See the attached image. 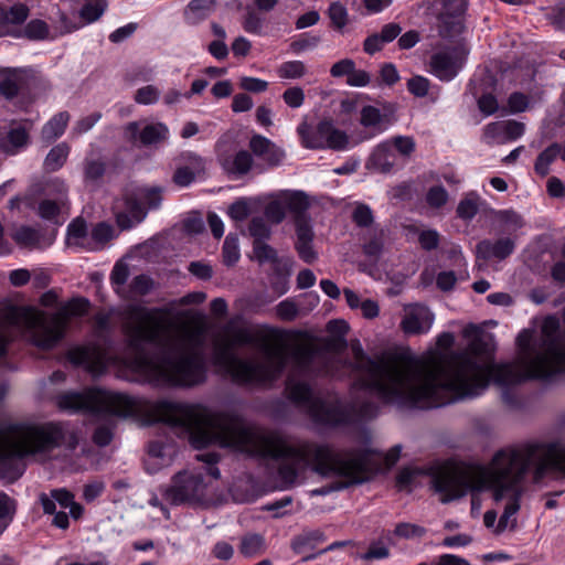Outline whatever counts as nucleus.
<instances>
[{"mask_svg": "<svg viewBox=\"0 0 565 565\" xmlns=\"http://www.w3.org/2000/svg\"><path fill=\"white\" fill-rule=\"evenodd\" d=\"M349 367L359 384L384 403L430 409L479 395L492 379L499 385L520 383L518 365L491 362V335L477 334L461 351L420 359L397 352L367 356L360 342L350 345Z\"/></svg>", "mask_w": 565, "mask_h": 565, "instance_id": "f257e3e1", "label": "nucleus"}, {"mask_svg": "<svg viewBox=\"0 0 565 565\" xmlns=\"http://www.w3.org/2000/svg\"><path fill=\"white\" fill-rule=\"evenodd\" d=\"M173 412L175 422L188 429L190 443L195 448L218 445L248 455L280 459L279 476L285 484L305 479L309 469L322 477L341 478L329 488L313 490V494L342 490L370 478L364 454L342 455L324 444L267 434L238 415L214 412L201 404H177Z\"/></svg>", "mask_w": 565, "mask_h": 565, "instance_id": "f03ea898", "label": "nucleus"}, {"mask_svg": "<svg viewBox=\"0 0 565 565\" xmlns=\"http://www.w3.org/2000/svg\"><path fill=\"white\" fill-rule=\"evenodd\" d=\"M127 339V355L116 356L109 349L87 345L68 352V360L85 364L94 375L108 365L124 364L152 381L172 385L193 386L205 381L206 369L202 352L203 335L173 323L167 317L145 307L128 309L122 326Z\"/></svg>", "mask_w": 565, "mask_h": 565, "instance_id": "7ed1b4c3", "label": "nucleus"}, {"mask_svg": "<svg viewBox=\"0 0 565 565\" xmlns=\"http://www.w3.org/2000/svg\"><path fill=\"white\" fill-rule=\"evenodd\" d=\"M214 362L238 384H267L278 379L287 351L280 337L263 338L258 331L230 322L214 340Z\"/></svg>", "mask_w": 565, "mask_h": 565, "instance_id": "20e7f679", "label": "nucleus"}, {"mask_svg": "<svg viewBox=\"0 0 565 565\" xmlns=\"http://www.w3.org/2000/svg\"><path fill=\"white\" fill-rule=\"evenodd\" d=\"M535 465V479L547 469L565 476V443H530L497 451L491 461L478 465L484 490H491L495 502L505 497L522 495V482L530 466Z\"/></svg>", "mask_w": 565, "mask_h": 565, "instance_id": "39448f33", "label": "nucleus"}, {"mask_svg": "<svg viewBox=\"0 0 565 565\" xmlns=\"http://www.w3.org/2000/svg\"><path fill=\"white\" fill-rule=\"evenodd\" d=\"M287 392L289 398L319 424L335 426L358 418L372 417L375 414V406L372 403L356 401L349 405L337 395L316 396L307 383L294 376H290L287 382Z\"/></svg>", "mask_w": 565, "mask_h": 565, "instance_id": "423d86ee", "label": "nucleus"}, {"mask_svg": "<svg viewBox=\"0 0 565 565\" xmlns=\"http://www.w3.org/2000/svg\"><path fill=\"white\" fill-rule=\"evenodd\" d=\"M550 322L555 326L554 319L545 321L543 339L540 349L533 352L530 349L532 333L523 330L518 335L520 355L516 361L508 364L518 365L523 373L520 382L527 379H545L565 372V337H556L548 332Z\"/></svg>", "mask_w": 565, "mask_h": 565, "instance_id": "0eeeda50", "label": "nucleus"}, {"mask_svg": "<svg viewBox=\"0 0 565 565\" xmlns=\"http://www.w3.org/2000/svg\"><path fill=\"white\" fill-rule=\"evenodd\" d=\"M61 409L96 415L131 416L140 412V402L128 395L90 388L82 393L68 392L57 396Z\"/></svg>", "mask_w": 565, "mask_h": 565, "instance_id": "6e6552de", "label": "nucleus"}, {"mask_svg": "<svg viewBox=\"0 0 565 565\" xmlns=\"http://www.w3.org/2000/svg\"><path fill=\"white\" fill-rule=\"evenodd\" d=\"M63 439L64 428L60 424L17 425L1 434L0 449L3 455L23 457L57 447Z\"/></svg>", "mask_w": 565, "mask_h": 565, "instance_id": "1a4fd4ad", "label": "nucleus"}, {"mask_svg": "<svg viewBox=\"0 0 565 565\" xmlns=\"http://www.w3.org/2000/svg\"><path fill=\"white\" fill-rule=\"evenodd\" d=\"M327 329L332 334L324 340L322 347L310 339H302L295 343L291 354L299 372H322L320 365L326 362L322 349L327 352H339L345 348L347 341L343 335L349 330L348 324L342 320H332L328 322ZM323 371L329 372V369L326 367Z\"/></svg>", "mask_w": 565, "mask_h": 565, "instance_id": "9d476101", "label": "nucleus"}, {"mask_svg": "<svg viewBox=\"0 0 565 565\" xmlns=\"http://www.w3.org/2000/svg\"><path fill=\"white\" fill-rule=\"evenodd\" d=\"M433 484L443 503L459 500L468 492L484 490V483H481L478 465H446L434 475Z\"/></svg>", "mask_w": 565, "mask_h": 565, "instance_id": "9b49d317", "label": "nucleus"}, {"mask_svg": "<svg viewBox=\"0 0 565 565\" xmlns=\"http://www.w3.org/2000/svg\"><path fill=\"white\" fill-rule=\"evenodd\" d=\"M89 301L85 298H74L64 303L49 318L43 316L34 317L32 331L33 343L43 350L53 349L64 337L68 321L74 317H82L87 313Z\"/></svg>", "mask_w": 565, "mask_h": 565, "instance_id": "f8f14e48", "label": "nucleus"}, {"mask_svg": "<svg viewBox=\"0 0 565 565\" xmlns=\"http://www.w3.org/2000/svg\"><path fill=\"white\" fill-rule=\"evenodd\" d=\"M301 142L309 149L344 150L349 145V136L334 127L330 120H321L315 129H311L306 121L298 127Z\"/></svg>", "mask_w": 565, "mask_h": 565, "instance_id": "ddd939ff", "label": "nucleus"}, {"mask_svg": "<svg viewBox=\"0 0 565 565\" xmlns=\"http://www.w3.org/2000/svg\"><path fill=\"white\" fill-rule=\"evenodd\" d=\"M205 488L201 473L184 470L174 476L171 486L164 490L163 498L174 505L198 501L204 495Z\"/></svg>", "mask_w": 565, "mask_h": 565, "instance_id": "4468645a", "label": "nucleus"}, {"mask_svg": "<svg viewBox=\"0 0 565 565\" xmlns=\"http://www.w3.org/2000/svg\"><path fill=\"white\" fill-rule=\"evenodd\" d=\"M116 223L121 230H129L142 222L147 216V209L140 201L136 188L126 189L120 199L113 206Z\"/></svg>", "mask_w": 565, "mask_h": 565, "instance_id": "2eb2a0df", "label": "nucleus"}, {"mask_svg": "<svg viewBox=\"0 0 565 565\" xmlns=\"http://www.w3.org/2000/svg\"><path fill=\"white\" fill-rule=\"evenodd\" d=\"M468 50L465 45H456L431 55L430 72L441 81L452 79L462 67Z\"/></svg>", "mask_w": 565, "mask_h": 565, "instance_id": "dca6fc26", "label": "nucleus"}, {"mask_svg": "<svg viewBox=\"0 0 565 565\" xmlns=\"http://www.w3.org/2000/svg\"><path fill=\"white\" fill-rule=\"evenodd\" d=\"M126 135L132 143L139 142L141 146H156L168 139L169 129L162 122L148 124L140 129L137 121L129 122L126 126Z\"/></svg>", "mask_w": 565, "mask_h": 565, "instance_id": "f3484780", "label": "nucleus"}, {"mask_svg": "<svg viewBox=\"0 0 565 565\" xmlns=\"http://www.w3.org/2000/svg\"><path fill=\"white\" fill-rule=\"evenodd\" d=\"M524 129V124L516 120L494 121L484 127L482 138L488 145L504 143L521 137Z\"/></svg>", "mask_w": 565, "mask_h": 565, "instance_id": "a211bd4d", "label": "nucleus"}, {"mask_svg": "<svg viewBox=\"0 0 565 565\" xmlns=\"http://www.w3.org/2000/svg\"><path fill=\"white\" fill-rule=\"evenodd\" d=\"M29 13V7L24 3L0 7V36H22L20 25L25 22Z\"/></svg>", "mask_w": 565, "mask_h": 565, "instance_id": "6ab92c4d", "label": "nucleus"}, {"mask_svg": "<svg viewBox=\"0 0 565 565\" xmlns=\"http://www.w3.org/2000/svg\"><path fill=\"white\" fill-rule=\"evenodd\" d=\"M434 322L433 312L425 306H411L402 320L405 333L419 334L427 332Z\"/></svg>", "mask_w": 565, "mask_h": 565, "instance_id": "aec40b11", "label": "nucleus"}, {"mask_svg": "<svg viewBox=\"0 0 565 565\" xmlns=\"http://www.w3.org/2000/svg\"><path fill=\"white\" fill-rule=\"evenodd\" d=\"M248 146L256 157L262 158L270 167L278 166L285 157L281 148L260 135H254Z\"/></svg>", "mask_w": 565, "mask_h": 565, "instance_id": "412c9836", "label": "nucleus"}, {"mask_svg": "<svg viewBox=\"0 0 565 565\" xmlns=\"http://www.w3.org/2000/svg\"><path fill=\"white\" fill-rule=\"evenodd\" d=\"M280 198L285 202L286 209L294 214L295 226L302 221L305 224H311L310 217L306 214L310 206L309 196L302 191H281Z\"/></svg>", "mask_w": 565, "mask_h": 565, "instance_id": "4be33fe9", "label": "nucleus"}, {"mask_svg": "<svg viewBox=\"0 0 565 565\" xmlns=\"http://www.w3.org/2000/svg\"><path fill=\"white\" fill-rule=\"evenodd\" d=\"M515 244L511 238L504 237L495 242L483 239L476 246L477 257L484 260L490 258L504 259L514 250Z\"/></svg>", "mask_w": 565, "mask_h": 565, "instance_id": "5701e85b", "label": "nucleus"}, {"mask_svg": "<svg viewBox=\"0 0 565 565\" xmlns=\"http://www.w3.org/2000/svg\"><path fill=\"white\" fill-rule=\"evenodd\" d=\"M296 236L295 248L299 257L307 264L315 263L318 259V253L312 244L315 234L311 224L299 222L296 227Z\"/></svg>", "mask_w": 565, "mask_h": 565, "instance_id": "b1692460", "label": "nucleus"}, {"mask_svg": "<svg viewBox=\"0 0 565 565\" xmlns=\"http://www.w3.org/2000/svg\"><path fill=\"white\" fill-rule=\"evenodd\" d=\"M66 244L70 247H83L94 250L95 246L88 238L87 224L85 220L77 217L67 226Z\"/></svg>", "mask_w": 565, "mask_h": 565, "instance_id": "393cba45", "label": "nucleus"}, {"mask_svg": "<svg viewBox=\"0 0 565 565\" xmlns=\"http://www.w3.org/2000/svg\"><path fill=\"white\" fill-rule=\"evenodd\" d=\"M216 7V0H192L185 11L184 15L189 23L196 24L206 19Z\"/></svg>", "mask_w": 565, "mask_h": 565, "instance_id": "a878e982", "label": "nucleus"}, {"mask_svg": "<svg viewBox=\"0 0 565 565\" xmlns=\"http://www.w3.org/2000/svg\"><path fill=\"white\" fill-rule=\"evenodd\" d=\"M73 493L66 489H54L51 491L50 497L45 493L40 494L43 511L47 514H53L55 512V502H57L62 508H67L73 503Z\"/></svg>", "mask_w": 565, "mask_h": 565, "instance_id": "bb28decb", "label": "nucleus"}, {"mask_svg": "<svg viewBox=\"0 0 565 565\" xmlns=\"http://www.w3.org/2000/svg\"><path fill=\"white\" fill-rule=\"evenodd\" d=\"M253 163L252 154L246 150H241L233 158L225 159L222 164L227 173L244 175L249 172Z\"/></svg>", "mask_w": 565, "mask_h": 565, "instance_id": "cd10ccee", "label": "nucleus"}, {"mask_svg": "<svg viewBox=\"0 0 565 565\" xmlns=\"http://www.w3.org/2000/svg\"><path fill=\"white\" fill-rule=\"evenodd\" d=\"M520 498L521 495L515 497H505L503 500H507L504 511L499 519L497 527L494 529L495 534H500L505 531L508 527L515 529L516 519L513 518L516 512L520 510Z\"/></svg>", "mask_w": 565, "mask_h": 565, "instance_id": "c85d7f7f", "label": "nucleus"}, {"mask_svg": "<svg viewBox=\"0 0 565 565\" xmlns=\"http://www.w3.org/2000/svg\"><path fill=\"white\" fill-rule=\"evenodd\" d=\"M70 114L61 111L55 115L42 129V138L51 142L62 136L70 121Z\"/></svg>", "mask_w": 565, "mask_h": 565, "instance_id": "c756f323", "label": "nucleus"}, {"mask_svg": "<svg viewBox=\"0 0 565 565\" xmlns=\"http://www.w3.org/2000/svg\"><path fill=\"white\" fill-rule=\"evenodd\" d=\"M12 239L22 248H36L40 245L41 234L31 226H20L12 234Z\"/></svg>", "mask_w": 565, "mask_h": 565, "instance_id": "7c9ffc66", "label": "nucleus"}, {"mask_svg": "<svg viewBox=\"0 0 565 565\" xmlns=\"http://www.w3.org/2000/svg\"><path fill=\"white\" fill-rule=\"evenodd\" d=\"M70 147L65 143H58L53 147L44 160L46 171L54 172L61 169L67 160Z\"/></svg>", "mask_w": 565, "mask_h": 565, "instance_id": "2f4dec72", "label": "nucleus"}, {"mask_svg": "<svg viewBox=\"0 0 565 565\" xmlns=\"http://www.w3.org/2000/svg\"><path fill=\"white\" fill-rule=\"evenodd\" d=\"M561 151L562 147L556 142L552 143L544 151H542L537 156L534 164L535 172L542 177L547 175L550 171V164L556 159Z\"/></svg>", "mask_w": 565, "mask_h": 565, "instance_id": "473e14b6", "label": "nucleus"}, {"mask_svg": "<svg viewBox=\"0 0 565 565\" xmlns=\"http://www.w3.org/2000/svg\"><path fill=\"white\" fill-rule=\"evenodd\" d=\"M480 196L476 192H469L459 202L457 206V216L459 218L469 221L476 216L479 211Z\"/></svg>", "mask_w": 565, "mask_h": 565, "instance_id": "72a5a7b5", "label": "nucleus"}, {"mask_svg": "<svg viewBox=\"0 0 565 565\" xmlns=\"http://www.w3.org/2000/svg\"><path fill=\"white\" fill-rule=\"evenodd\" d=\"M140 201L147 210L158 209L162 203V188L160 186H139L136 188Z\"/></svg>", "mask_w": 565, "mask_h": 565, "instance_id": "f704fd0d", "label": "nucleus"}, {"mask_svg": "<svg viewBox=\"0 0 565 565\" xmlns=\"http://www.w3.org/2000/svg\"><path fill=\"white\" fill-rule=\"evenodd\" d=\"M265 550V540L259 534H247L242 537L239 552L245 556H255L263 553Z\"/></svg>", "mask_w": 565, "mask_h": 565, "instance_id": "c9c22d12", "label": "nucleus"}, {"mask_svg": "<svg viewBox=\"0 0 565 565\" xmlns=\"http://www.w3.org/2000/svg\"><path fill=\"white\" fill-rule=\"evenodd\" d=\"M439 21V34L443 38H454L463 31V22L460 17L451 18L447 14H440Z\"/></svg>", "mask_w": 565, "mask_h": 565, "instance_id": "e433bc0d", "label": "nucleus"}, {"mask_svg": "<svg viewBox=\"0 0 565 565\" xmlns=\"http://www.w3.org/2000/svg\"><path fill=\"white\" fill-rule=\"evenodd\" d=\"M277 74L282 79H298L307 74V67L301 61H287L279 65Z\"/></svg>", "mask_w": 565, "mask_h": 565, "instance_id": "4c0bfd02", "label": "nucleus"}, {"mask_svg": "<svg viewBox=\"0 0 565 565\" xmlns=\"http://www.w3.org/2000/svg\"><path fill=\"white\" fill-rule=\"evenodd\" d=\"M19 310L17 308L10 309L3 317L0 323V359L6 354V348L10 338L9 326L18 323Z\"/></svg>", "mask_w": 565, "mask_h": 565, "instance_id": "58836bf2", "label": "nucleus"}, {"mask_svg": "<svg viewBox=\"0 0 565 565\" xmlns=\"http://www.w3.org/2000/svg\"><path fill=\"white\" fill-rule=\"evenodd\" d=\"M22 36H25L29 40L40 41L45 40L49 36L50 29L46 22L43 20L34 19L31 20L24 28L21 30Z\"/></svg>", "mask_w": 565, "mask_h": 565, "instance_id": "ea45409f", "label": "nucleus"}, {"mask_svg": "<svg viewBox=\"0 0 565 565\" xmlns=\"http://www.w3.org/2000/svg\"><path fill=\"white\" fill-rule=\"evenodd\" d=\"M107 9L106 0H90L83 6L81 9L79 15L87 23H92L97 21Z\"/></svg>", "mask_w": 565, "mask_h": 565, "instance_id": "a19ab883", "label": "nucleus"}, {"mask_svg": "<svg viewBox=\"0 0 565 565\" xmlns=\"http://www.w3.org/2000/svg\"><path fill=\"white\" fill-rule=\"evenodd\" d=\"M253 254L254 258L259 263H278V254L276 249L269 246L266 242L254 241L253 242Z\"/></svg>", "mask_w": 565, "mask_h": 565, "instance_id": "79ce46f5", "label": "nucleus"}, {"mask_svg": "<svg viewBox=\"0 0 565 565\" xmlns=\"http://www.w3.org/2000/svg\"><path fill=\"white\" fill-rule=\"evenodd\" d=\"M20 77L14 71L3 72L0 79V93L6 98H13L19 92Z\"/></svg>", "mask_w": 565, "mask_h": 565, "instance_id": "37998d69", "label": "nucleus"}, {"mask_svg": "<svg viewBox=\"0 0 565 565\" xmlns=\"http://www.w3.org/2000/svg\"><path fill=\"white\" fill-rule=\"evenodd\" d=\"M351 217L359 227H371L374 223L373 212L371 207L364 203L355 204Z\"/></svg>", "mask_w": 565, "mask_h": 565, "instance_id": "c03bdc74", "label": "nucleus"}, {"mask_svg": "<svg viewBox=\"0 0 565 565\" xmlns=\"http://www.w3.org/2000/svg\"><path fill=\"white\" fill-rule=\"evenodd\" d=\"M113 234L114 230L110 225L99 223L93 228L89 241L92 242V245L95 246V249H97L110 241L113 238Z\"/></svg>", "mask_w": 565, "mask_h": 565, "instance_id": "a18cd8bd", "label": "nucleus"}, {"mask_svg": "<svg viewBox=\"0 0 565 565\" xmlns=\"http://www.w3.org/2000/svg\"><path fill=\"white\" fill-rule=\"evenodd\" d=\"M286 205L285 202L280 198V193L277 195V199L269 202L265 207L266 217L275 223L279 224L286 216Z\"/></svg>", "mask_w": 565, "mask_h": 565, "instance_id": "49530a36", "label": "nucleus"}, {"mask_svg": "<svg viewBox=\"0 0 565 565\" xmlns=\"http://www.w3.org/2000/svg\"><path fill=\"white\" fill-rule=\"evenodd\" d=\"M239 258L238 239L235 235L226 236L223 245V259L227 266L234 265Z\"/></svg>", "mask_w": 565, "mask_h": 565, "instance_id": "de8ad7c7", "label": "nucleus"}, {"mask_svg": "<svg viewBox=\"0 0 565 565\" xmlns=\"http://www.w3.org/2000/svg\"><path fill=\"white\" fill-rule=\"evenodd\" d=\"M384 245L383 230H374L369 239L363 244V252L367 256H379Z\"/></svg>", "mask_w": 565, "mask_h": 565, "instance_id": "09e8293b", "label": "nucleus"}, {"mask_svg": "<svg viewBox=\"0 0 565 565\" xmlns=\"http://www.w3.org/2000/svg\"><path fill=\"white\" fill-rule=\"evenodd\" d=\"M106 171V164L102 160L87 159L84 163L85 180L95 182L98 181Z\"/></svg>", "mask_w": 565, "mask_h": 565, "instance_id": "8fccbe9b", "label": "nucleus"}, {"mask_svg": "<svg viewBox=\"0 0 565 565\" xmlns=\"http://www.w3.org/2000/svg\"><path fill=\"white\" fill-rule=\"evenodd\" d=\"M427 204L430 207L439 209L448 201V192L441 185L431 186L426 194Z\"/></svg>", "mask_w": 565, "mask_h": 565, "instance_id": "3c124183", "label": "nucleus"}, {"mask_svg": "<svg viewBox=\"0 0 565 565\" xmlns=\"http://www.w3.org/2000/svg\"><path fill=\"white\" fill-rule=\"evenodd\" d=\"M248 231L254 241L266 242L270 237V228L262 217H254L249 223Z\"/></svg>", "mask_w": 565, "mask_h": 565, "instance_id": "603ef678", "label": "nucleus"}, {"mask_svg": "<svg viewBox=\"0 0 565 565\" xmlns=\"http://www.w3.org/2000/svg\"><path fill=\"white\" fill-rule=\"evenodd\" d=\"M298 306L291 299H286L276 306V315L285 321H292L298 317Z\"/></svg>", "mask_w": 565, "mask_h": 565, "instance_id": "864d4df0", "label": "nucleus"}, {"mask_svg": "<svg viewBox=\"0 0 565 565\" xmlns=\"http://www.w3.org/2000/svg\"><path fill=\"white\" fill-rule=\"evenodd\" d=\"M329 18L334 28L341 30L348 22V11L344 6L339 2H334L329 8Z\"/></svg>", "mask_w": 565, "mask_h": 565, "instance_id": "5fc2aeb1", "label": "nucleus"}, {"mask_svg": "<svg viewBox=\"0 0 565 565\" xmlns=\"http://www.w3.org/2000/svg\"><path fill=\"white\" fill-rule=\"evenodd\" d=\"M430 83L424 76H413L407 81L408 90L416 97H425L428 94Z\"/></svg>", "mask_w": 565, "mask_h": 565, "instance_id": "6e6d98bb", "label": "nucleus"}, {"mask_svg": "<svg viewBox=\"0 0 565 565\" xmlns=\"http://www.w3.org/2000/svg\"><path fill=\"white\" fill-rule=\"evenodd\" d=\"M282 99L289 107L299 108L305 102L303 89L299 86L289 87L282 93Z\"/></svg>", "mask_w": 565, "mask_h": 565, "instance_id": "4d7b16f0", "label": "nucleus"}, {"mask_svg": "<svg viewBox=\"0 0 565 565\" xmlns=\"http://www.w3.org/2000/svg\"><path fill=\"white\" fill-rule=\"evenodd\" d=\"M60 211V204L52 200H43L40 202L38 207V214L40 217L47 221H54Z\"/></svg>", "mask_w": 565, "mask_h": 565, "instance_id": "13d9d810", "label": "nucleus"}, {"mask_svg": "<svg viewBox=\"0 0 565 565\" xmlns=\"http://www.w3.org/2000/svg\"><path fill=\"white\" fill-rule=\"evenodd\" d=\"M383 115L380 109L374 106H365L361 111V124L364 127H373L382 122Z\"/></svg>", "mask_w": 565, "mask_h": 565, "instance_id": "bf43d9fd", "label": "nucleus"}, {"mask_svg": "<svg viewBox=\"0 0 565 565\" xmlns=\"http://www.w3.org/2000/svg\"><path fill=\"white\" fill-rule=\"evenodd\" d=\"M159 94H160L159 89L156 86L147 85V86L139 88L136 92L135 100L138 104H143V105L152 104L158 100Z\"/></svg>", "mask_w": 565, "mask_h": 565, "instance_id": "052dcab7", "label": "nucleus"}, {"mask_svg": "<svg viewBox=\"0 0 565 565\" xmlns=\"http://www.w3.org/2000/svg\"><path fill=\"white\" fill-rule=\"evenodd\" d=\"M17 511V502L6 493H0V520L13 519Z\"/></svg>", "mask_w": 565, "mask_h": 565, "instance_id": "680f3d73", "label": "nucleus"}, {"mask_svg": "<svg viewBox=\"0 0 565 565\" xmlns=\"http://www.w3.org/2000/svg\"><path fill=\"white\" fill-rule=\"evenodd\" d=\"M466 0H443V11L440 14H447L451 18L460 17L466 11Z\"/></svg>", "mask_w": 565, "mask_h": 565, "instance_id": "e2e57ef3", "label": "nucleus"}, {"mask_svg": "<svg viewBox=\"0 0 565 565\" xmlns=\"http://www.w3.org/2000/svg\"><path fill=\"white\" fill-rule=\"evenodd\" d=\"M392 145L404 157H411L415 150V141L408 136H396L392 139Z\"/></svg>", "mask_w": 565, "mask_h": 565, "instance_id": "0e129e2a", "label": "nucleus"}, {"mask_svg": "<svg viewBox=\"0 0 565 565\" xmlns=\"http://www.w3.org/2000/svg\"><path fill=\"white\" fill-rule=\"evenodd\" d=\"M425 533L426 530L424 527L411 523H399L395 527V534L405 539L420 537Z\"/></svg>", "mask_w": 565, "mask_h": 565, "instance_id": "69168bd1", "label": "nucleus"}, {"mask_svg": "<svg viewBox=\"0 0 565 565\" xmlns=\"http://www.w3.org/2000/svg\"><path fill=\"white\" fill-rule=\"evenodd\" d=\"M179 159L182 162L181 166H189L192 171L199 174L205 170L204 160L193 152H184Z\"/></svg>", "mask_w": 565, "mask_h": 565, "instance_id": "338daca9", "label": "nucleus"}, {"mask_svg": "<svg viewBox=\"0 0 565 565\" xmlns=\"http://www.w3.org/2000/svg\"><path fill=\"white\" fill-rule=\"evenodd\" d=\"M196 174L189 166H179L173 174V181L180 186H186L195 179Z\"/></svg>", "mask_w": 565, "mask_h": 565, "instance_id": "774afa93", "label": "nucleus"}]
</instances>
